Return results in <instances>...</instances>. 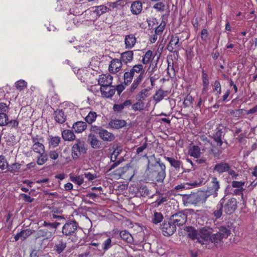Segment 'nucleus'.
Here are the masks:
<instances>
[{
    "mask_svg": "<svg viewBox=\"0 0 257 257\" xmlns=\"http://www.w3.org/2000/svg\"><path fill=\"white\" fill-rule=\"evenodd\" d=\"M165 96V91L162 89L157 90L153 96L154 99L157 102H160Z\"/></svg>",
    "mask_w": 257,
    "mask_h": 257,
    "instance_id": "nucleus-39",
    "label": "nucleus"
},
{
    "mask_svg": "<svg viewBox=\"0 0 257 257\" xmlns=\"http://www.w3.org/2000/svg\"><path fill=\"white\" fill-rule=\"evenodd\" d=\"M66 240L61 237L57 238L54 243L53 250L58 254L63 253L67 247Z\"/></svg>",
    "mask_w": 257,
    "mask_h": 257,
    "instance_id": "nucleus-10",
    "label": "nucleus"
},
{
    "mask_svg": "<svg viewBox=\"0 0 257 257\" xmlns=\"http://www.w3.org/2000/svg\"><path fill=\"white\" fill-rule=\"evenodd\" d=\"M20 165L17 163H14L12 164H9V171H14L16 169L20 168Z\"/></svg>",
    "mask_w": 257,
    "mask_h": 257,
    "instance_id": "nucleus-60",
    "label": "nucleus"
},
{
    "mask_svg": "<svg viewBox=\"0 0 257 257\" xmlns=\"http://www.w3.org/2000/svg\"><path fill=\"white\" fill-rule=\"evenodd\" d=\"M134 57L133 51H127L121 54L120 60L122 63L127 64L132 61Z\"/></svg>",
    "mask_w": 257,
    "mask_h": 257,
    "instance_id": "nucleus-18",
    "label": "nucleus"
},
{
    "mask_svg": "<svg viewBox=\"0 0 257 257\" xmlns=\"http://www.w3.org/2000/svg\"><path fill=\"white\" fill-rule=\"evenodd\" d=\"M145 107V103L141 100L138 101L136 103L132 105V109L134 111L142 110Z\"/></svg>",
    "mask_w": 257,
    "mask_h": 257,
    "instance_id": "nucleus-43",
    "label": "nucleus"
},
{
    "mask_svg": "<svg viewBox=\"0 0 257 257\" xmlns=\"http://www.w3.org/2000/svg\"><path fill=\"white\" fill-rule=\"evenodd\" d=\"M134 77V74L130 70L129 71L125 72L123 74L124 83L126 85H129L132 81Z\"/></svg>",
    "mask_w": 257,
    "mask_h": 257,
    "instance_id": "nucleus-37",
    "label": "nucleus"
},
{
    "mask_svg": "<svg viewBox=\"0 0 257 257\" xmlns=\"http://www.w3.org/2000/svg\"><path fill=\"white\" fill-rule=\"evenodd\" d=\"M136 43V38L133 34L126 35L124 39L125 48L127 49L132 48Z\"/></svg>",
    "mask_w": 257,
    "mask_h": 257,
    "instance_id": "nucleus-24",
    "label": "nucleus"
},
{
    "mask_svg": "<svg viewBox=\"0 0 257 257\" xmlns=\"http://www.w3.org/2000/svg\"><path fill=\"white\" fill-rule=\"evenodd\" d=\"M152 55V51L151 50H148L144 57H143L142 62L144 64H148L149 61H150V59L151 58Z\"/></svg>",
    "mask_w": 257,
    "mask_h": 257,
    "instance_id": "nucleus-47",
    "label": "nucleus"
},
{
    "mask_svg": "<svg viewBox=\"0 0 257 257\" xmlns=\"http://www.w3.org/2000/svg\"><path fill=\"white\" fill-rule=\"evenodd\" d=\"M62 137L65 141H72L75 139V135L69 130H65L62 132Z\"/></svg>",
    "mask_w": 257,
    "mask_h": 257,
    "instance_id": "nucleus-29",
    "label": "nucleus"
},
{
    "mask_svg": "<svg viewBox=\"0 0 257 257\" xmlns=\"http://www.w3.org/2000/svg\"><path fill=\"white\" fill-rule=\"evenodd\" d=\"M165 4L163 2H159L154 5L153 8L158 11L163 12L165 10Z\"/></svg>",
    "mask_w": 257,
    "mask_h": 257,
    "instance_id": "nucleus-49",
    "label": "nucleus"
},
{
    "mask_svg": "<svg viewBox=\"0 0 257 257\" xmlns=\"http://www.w3.org/2000/svg\"><path fill=\"white\" fill-rule=\"evenodd\" d=\"M84 175L89 181H92L96 178V174H92L90 173H84Z\"/></svg>",
    "mask_w": 257,
    "mask_h": 257,
    "instance_id": "nucleus-63",
    "label": "nucleus"
},
{
    "mask_svg": "<svg viewBox=\"0 0 257 257\" xmlns=\"http://www.w3.org/2000/svg\"><path fill=\"white\" fill-rule=\"evenodd\" d=\"M34 232V230H33L30 229H27L22 230L20 232V235L21 236V239L23 240L26 239L28 236L31 235L32 234H33Z\"/></svg>",
    "mask_w": 257,
    "mask_h": 257,
    "instance_id": "nucleus-40",
    "label": "nucleus"
},
{
    "mask_svg": "<svg viewBox=\"0 0 257 257\" xmlns=\"http://www.w3.org/2000/svg\"><path fill=\"white\" fill-rule=\"evenodd\" d=\"M165 25L166 23L165 22H162L160 25L156 28L155 33L157 35L161 34L165 28Z\"/></svg>",
    "mask_w": 257,
    "mask_h": 257,
    "instance_id": "nucleus-50",
    "label": "nucleus"
},
{
    "mask_svg": "<svg viewBox=\"0 0 257 257\" xmlns=\"http://www.w3.org/2000/svg\"><path fill=\"white\" fill-rule=\"evenodd\" d=\"M244 182L239 181H233L232 182V186L234 188L243 189L242 186L244 185Z\"/></svg>",
    "mask_w": 257,
    "mask_h": 257,
    "instance_id": "nucleus-57",
    "label": "nucleus"
},
{
    "mask_svg": "<svg viewBox=\"0 0 257 257\" xmlns=\"http://www.w3.org/2000/svg\"><path fill=\"white\" fill-rule=\"evenodd\" d=\"M54 118L56 121L59 123L62 124L66 120V115L62 109H57L54 111Z\"/></svg>",
    "mask_w": 257,
    "mask_h": 257,
    "instance_id": "nucleus-21",
    "label": "nucleus"
},
{
    "mask_svg": "<svg viewBox=\"0 0 257 257\" xmlns=\"http://www.w3.org/2000/svg\"><path fill=\"white\" fill-rule=\"evenodd\" d=\"M210 232L204 227L201 228L198 232L196 239L201 244H206L209 242Z\"/></svg>",
    "mask_w": 257,
    "mask_h": 257,
    "instance_id": "nucleus-9",
    "label": "nucleus"
},
{
    "mask_svg": "<svg viewBox=\"0 0 257 257\" xmlns=\"http://www.w3.org/2000/svg\"><path fill=\"white\" fill-rule=\"evenodd\" d=\"M201 39L202 41L205 42L206 41L208 36V33L206 29H203L201 32Z\"/></svg>",
    "mask_w": 257,
    "mask_h": 257,
    "instance_id": "nucleus-55",
    "label": "nucleus"
},
{
    "mask_svg": "<svg viewBox=\"0 0 257 257\" xmlns=\"http://www.w3.org/2000/svg\"><path fill=\"white\" fill-rule=\"evenodd\" d=\"M119 235L123 240L128 243H132L133 241V238L132 235L126 230H122L120 231Z\"/></svg>",
    "mask_w": 257,
    "mask_h": 257,
    "instance_id": "nucleus-36",
    "label": "nucleus"
},
{
    "mask_svg": "<svg viewBox=\"0 0 257 257\" xmlns=\"http://www.w3.org/2000/svg\"><path fill=\"white\" fill-rule=\"evenodd\" d=\"M229 165L225 163L221 162L217 163L214 168V171L217 172L219 174L227 172L229 170Z\"/></svg>",
    "mask_w": 257,
    "mask_h": 257,
    "instance_id": "nucleus-23",
    "label": "nucleus"
},
{
    "mask_svg": "<svg viewBox=\"0 0 257 257\" xmlns=\"http://www.w3.org/2000/svg\"><path fill=\"white\" fill-rule=\"evenodd\" d=\"M15 85L16 89L21 91L27 88V83L25 80L21 79L17 81Z\"/></svg>",
    "mask_w": 257,
    "mask_h": 257,
    "instance_id": "nucleus-41",
    "label": "nucleus"
},
{
    "mask_svg": "<svg viewBox=\"0 0 257 257\" xmlns=\"http://www.w3.org/2000/svg\"><path fill=\"white\" fill-rule=\"evenodd\" d=\"M225 199H226L225 197L222 198L219 201V204L217 205L216 210H215L213 212V214L216 218H219L222 215V208L223 207V204L224 203Z\"/></svg>",
    "mask_w": 257,
    "mask_h": 257,
    "instance_id": "nucleus-31",
    "label": "nucleus"
},
{
    "mask_svg": "<svg viewBox=\"0 0 257 257\" xmlns=\"http://www.w3.org/2000/svg\"><path fill=\"white\" fill-rule=\"evenodd\" d=\"M230 234V230L225 226H221L219 231L210 235L209 242L216 246H220L223 243V239L226 238Z\"/></svg>",
    "mask_w": 257,
    "mask_h": 257,
    "instance_id": "nucleus-4",
    "label": "nucleus"
},
{
    "mask_svg": "<svg viewBox=\"0 0 257 257\" xmlns=\"http://www.w3.org/2000/svg\"><path fill=\"white\" fill-rule=\"evenodd\" d=\"M55 233V230H50L48 229H43L38 231V236L39 237L43 236L46 239H49L53 237Z\"/></svg>",
    "mask_w": 257,
    "mask_h": 257,
    "instance_id": "nucleus-22",
    "label": "nucleus"
},
{
    "mask_svg": "<svg viewBox=\"0 0 257 257\" xmlns=\"http://www.w3.org/2000/svg\"><path fill=\"white\" fill-rule=\"evenodd\" d=\"M78 224L75 221H69L66 222L62 227V233L64 235L69 236L73 242H76L78 240L79 237L77 235Z\"/></svg>",
    "mask_w": 257,
    "mask_h": 257,
    "instance_id": "nucleus-3",
    "label": "nucleus"
},
{
    "mask_svg": "<svg viewBox=\"0 0 257 257\" xmlns=\"http://www.w3.org/2000/svg\"><path fill=\"white\" fill-rule=\"evenodd\" d=\"M209 196V194L205 191H200L196 193L184 195V199L186 203L193 205L204 203L206 199Z\"/></svg>",
    "mask_w": 257,
    "mask_h": 257,
    "instance_id": "nucleus-2",
    "label": "nucleus"
},
{
    "mask_svg": "<svg viewBox=\"0 0 257 257\" xmlns=\"http://www.w3.org/2000/svg\"><path fill=\"white\" fill-rule=\"evenodd\" d=\"M119 151H120V150L118 148L113 151L110 156V161H116L117 157L119 154Z\"/></svg>",
    "mask_w": 257,
    "mask_h": 257,
    "instance_id": "nucleus-54",
    "label": "nucleus"
},
{
    "mask_svg": "<svg viewBox=\"0 0 257 257\" xmlns=\"http://www.w3.org/2000/svg\"><path fill=\"white\" fill-rule=\"evenodd\" d=\"M77 143L73 146V151L74 152H78L79 154L85 153L86 150L84 147V142L81 141L79 140L77 141Z\"/></svg>",
    "mask_w": 257,
    "mask_h": 257,
    "instance_id": "nucleus-30",
    "label": "nucleus"
},
{
    "mask_svg": "<svg viewBox=\"0 0 257 257\" xmlns=\"http://www.w3.org/2000/svg\"><path fill=\"white\" fill-rule=\"evenodd\" d=\"M9 107L8 105L4 102L0 103V111L2 112H6L8 111Z\"/></svg>",
    "mask_w": 257,
    "mask_h": 257,
    "instance_id": "nucleus-62",
    "label": "nucleus"
},
{
    "mask_svg": "<svg viewBox=\"0 0 257 257\" xmlns=\"http://www.w3.org/2000/svg\"><path fill=\"white\" fill-rule=\"evenodd\" d=\"M165 166L160 162H149L148 164V174L153 180L162 182L166 176Z\"/></svg>",
    "mask_w": 257,
    "mask_h": 257,
    "instance_id": "nucleus-1",
    "label": "nucleus"
},
{
    "mask_svg": "<svg viewBox=\"0 0 257 257\" xmlns=\"http://www.w3.org/2000/svg\"><path fill=\"white\" fill-rule=\"evenodd\" d=\"M189 154L194 158H198L200 156V149L197 146L194 145L189 150Z\"/></svg>",
    "mask_w": 257,
    "mask_h": 257,
    "instance_id": "nucleus-34",
    "label": "nucleus"
},
{
    "mask_svg": "<svg viewBox=\"0 0 257 257\" xmlns=\"http://www.w3.org/2000/svg\"><path fill=\"white\" fill-rule=\"evenodd\" d=\"M187 215L183 211L175 213L170 216L171 222H173L176 226H182L187 221Z\"/></svg>",
    "mask_w": 257,
    "mask_h": 257,
    "instance_id": "nucleus-7",
    "label": "nucleus"
},
{
    "mask_svg": "<svg viewBox=\"0 0 257 257\" xmlns=\"http://www.w3.org/2000/svg\"><path fill=\"white\" fill-rule=\"evenodd\" d=\"M111 246V240L110 238H107L103 243L102 248L104 250H107Z\"/></svg>",
    "mask_w": 257,
    "mask_h": 257,
    "instance_id": "nucleus-51",
    "label": "nucleus"
},
{
    "mask_svg": "<svg viewBox=\"0 0 257 257\" xmlns=\"http://www.w3.org/2000/svg\"><path fill=\"white\" fill-rule=\"evenodd\" d=\"M185 231L187 232L188 236L192 239L194 240L196 239L198 231L193 227L188 226L186 227Z\"/></svg>",
    "mask_w": 257,
    "mask_h": 257,
    "instance_id": "nucleus-35",
    "label": "nucleus"
},
{
    "mask_svg": "<svg viewBox=\"0 0 257 257\" xmlns=\"http://www.w3.org/2000/svg\"><path fill=\"white\" fill-rule=\"evenodd\" d=\"M126 124L125 120L115 119L111 120L109 122L110 126L115 129H119L124 126Z\"/></svg>",
    "mask_w": 257,
    "mask_h": 257,
    "instance_id": "nucleus-27",
    "label": "nucleus"
},
{
    "mask_svg": "<svg viewBox=\"0 0 257 257\" xmlns=\"http://www.w3.org/2000/svg\"><path fill=\"white\" fill-rule=\"evenodd\" d=\"M214 90L216 91L218 94H220L221 93V85L219 81L216 80L214 82Z\"/></svg>",
    "mask_w": 257,
    "mask_h": 257,
    "instance_id": "nucleus-56",
    "label": "nucleus"
},
{
    "mask_svg": "<svg viewBox=\"0 0 257 257\" xmlns=\"http://www.w3.org/2000/svg\"><path fill=\"white\" fill-rule=\"evenodd\" d=\"M107 8L104 6L101 5L98 7H96L95 8V10L94 12L98 16H100L103 14L106 13L107 12Z\"/></svg>",
    "mask_w": 257,
    "mask_h": 257,
    "instance_id": "nucleus-42",
    "label": "nucleus"
},
{
    "mask_svg": "<svg viewBox=\"0 0 257 257\" xmlns=\"http://www.w3.org/2000/svg\"><path fill=\"white\" fill-rule=\"evenodd\" d=\"M224 132H222L221 129L217 128L216 132L213 136V139L217 146H221L222 145L223 143L222 139L224 137Z\"/></svg>",
    "mask_w": 257,
    "mask_h": 257,
    "instance_id": "nucleus-25",
    "label": "nucleus"
},
{
    "mask_svg": "<svg viewBox=\"0 0 257 257\" xmlns=\"http://www.w3.org/2000/svg\"><path fill=\"white\" fill-rule=\"evenodd\" d=\"M7 125L11 128H17L19 125V122L16 119L8 120Z\"/></svg>",
    "mask_w": 257,
    "mask_h": 257,
    "instance_id": "nucleus-52",
    "label": "nucleus"
},
{
    "mask_svg": "<svg viewBox=\"0 0 257 257\" xmlns=\"http://www.w3.org/2000/svg\"><path fill=\"white\" fill-rule=\"evenodd\" d=\"M219 187V182L216 177H213L205 192H207L210 195L211 194L215 193L216 191H218Z\"/></svg>",
    "mask_w": 257,
    "mask_h": 257,
    "instance_id": "nucleus-15",
    "label": "nucleus"
},
{
    "mask_svg": "<svg viewBox=\"0 0 257 257\" xmlns=\"http://www.w3.org/2000/svg\"><path fill=\"white\" fill-rule=\"evenodd\" d=\"M122 62L117 59H112L109 65L108 70L111 73H116L121 70Z\"/></svg>",
    "mask_w": 257,
    "mask_h": 257,
    "instance_id": "nucleus-14",
    "label": "nucleus"
},
{
    "mask_svg": "<svg viewBox=\"0 0 257 257\" xmlns=\"http://www.w3.org/2000/svg\"><path fill=\"white\" fill-rule=\"evenodd\" d=\"M88 142L90 143L91 147L94 149H99L100 147L101 143L100 141L93 134L88 135Z\"/></svg>",
    "mask_w": 257,
    "mask_h": 257,
    "instance_id": "nucleus-19",
    "label": "nucleus"
},
{
    "mask_svg": "<svg viewBox=\"0 0 257 257\" xmlns=\"http://www.w3.org/2000/svg\"><path fill=\"white\" fill-rule=\"evenodd\" d=\"M237 201L234 198L228 199L224 204V211L226 213L230 214L236 209Z\"/></svg>",
    "mask_w": 257,
    "mask_h": 257,
    "instance_id": "nucleus-13",
    "label": "nucleus"
},
{
    "mask_svg": "<svg viewBox=\"0 0 257 257\" xmlns=\"http://www.w3.org/2000/svg\"><path fill=\"white\" fill-rule=\"evenodd\" d=\"M49 147L55 148L57 147L61 142V138L58 136H49L48 138Z\"/></svg>",
    "mask_w": 257,
    "mask_h": 257,
    "instance_id": "nucleus-28",
    "label": "nucleus"
},
{
    "mask_svg": "<svg viewBox=\"0 0 257 257\" xmlns=\"http://www.w3.org/2000/svg\"><path fill=\"white\" fill-rule=\"evenodd\" d=\"M32 141L33 146L32 149L34 152L39 154L42 157L41 161H47V154L45 153V147L41 141H43L42 138H38V137H32Z\"/></svg>",
    "mask_w": 257,
    "mask_h": 257,
    "instance_id": "nucleus-5",
    "label": "nucleus"
},
{
    "mask_svg": "<svg viewBox=\"0 0 257 257\" xmlns=\"http://www.w3.org/2000/svg\"><path fill=\"white\" fill-rule=\"evenodd\" d=\"M133 171V168L131 165V163L127 164L125 166L120 168L119 169V171H120L119 173L121 174H123L126 173L128 171Z\"/></svg>",
    "mask_w": 257,
    "mask_h": 257,
    "instance_id": "nucleus-48",
    "label": "nucleus"
},
{
    "mask_svg": "<svg viewBox=\"0 0 257 257\" xmlns=\"http://www.w3.org/2000/svg\"><path fill=\"white\" fill-rule=\"evenodd\" d=\"M133 74L135 76V73H138L139 74L145 75V70L144 67L143 65L141 64H137L134 65L132 68L131 69Z\"/></svg>",
    "mask_w": 257,
    "mask_h": 257,
    "instance_id": "nucleus-33",
    "label": "nucleus"
},
{
    "mask_svg": "<svg viewBox=\"0 0 257 257\" xmlns=\"http://www.w3.org/2000/svg\"><path fill=\"white\" fill-rule=\"evenodd\" d=\"M9 120L8 116L6 113H0V126L7 125Z\"/></svg>",
    "mask_w": 257,
    "mask_h": 257,
    "instance_id": "nucleus-46",
    "label": "nucleus"
},
{
    "mask_svg": "<svg viewBox=\"0 0 257 257\" xmlns=\"http://www.w3.org/2000/svg\"><path fill=\"white\" fill-rule=\"evenodd\" d=\"M100 91L103 97L111 98L114 94L115 89L114 86L110 85L109 86L100 87Z\"/></svg>",
    "mask_w": 257,
    "mask_h": 257,
    "instance_id": "nucleus-16",
    "label": "nucleus"
},
{
    "mask_svg": "<svg viewBox=\"0 0 257 257\" xmlns=\"http://www.w3.org/2000/svg\"><path fill=\"white\" fill-rule=\"evenodd\" d=\"M161 229L165 236L172 235L176 230V226L173 222H171V219L165 220L161 225Z\"/></svg>",
    "mask_w": 257,
    "mask_h": 257,
    "instance_id": "nucleus-8",
    "label": "nucleus"
},
{
    "mask_svg": "<svg viewBox=\"0 0 257 257\" xmlns=\"http://www.w3.org/2000/svg\"><path fill=\"white\" fill-rule=\"evenodd\" d=\"M244 110L243 109H236L235 110H232L230 112V113L233 115L234 117H239Z\"/></svg>",
    "mask_w": 257,
    "mask_h": 257,
    "instance_id": "nucleus-59",
    "label": "nucleus"
},
{
    "mask_svg": "<svg viewBox=\"0 0 257 257\" xmlns=\"http://www.w3.org/2000/svg\"><path fill=\"white\" fill-rule=\"evenodd\" d=\"M99 137L104 141L111 142L114 140V136L107 130L102 128L100 132H99Z\"/></svg>",
    "mask_w": 257,
    "mask_h": 257,
    "instance_id": "nucleus-17",
    "label": "nucleus"
},
{
    "mask_svg": "<svg viewBox=\"0 0 257 257\" xmlns=\"http://www.w3.org/2000/svg\"><path fill=\"white\" fill-rule=\"evenodd\" d=\"M49 156L51 159L56 160L58 158L59 154L56 151H51L49 153Z\"/></svg>",
    "mask_w": 257,
    "mask_h": 257,
    "instance_id": "nucleus-61",
    "label": "nucleus"
},
{
    "mask_svg": "<svg viewBox=\"0 0 257 257\" xmlns=\"http://www.w3.org/2000/svg\"><path fill=\"white\" fill-rule=\"evenodd\" d=\"M140 84V83L139 82H137L135 80H134L133 83L132 84L130 88V91L131 92H134V91L138 88L139 85Z\"/></svg>",
    "mask_w": 257,
    "mask_h": 257,
    "instance_id": "nucleus-58",
    "label": "nucleus"
},
{
    "mask_svg": "<svg viewBox=\"0 0 257 257\" xmlns=\"http://www.w3.org/2000/svg\"><path fill=\"white\" fill-rule=\"evenodd\" d=\"M9 164L8 162H0V168L2 170L9 171Z\"/></svg>",
    "mask_w": 257,
    "mask_h": 257,
    "instance_id": "nucleus-64",
    "label": "nucleus"
},
{
    "mask_svg": "<svg viewBox=\"0 0 257 257\" xmlns=\"http://www.w3.org/2000/svg\"><path fill=\"white\" fill-rule=\"evenodd\" d=\"M70 180L74 183L80 186L83 183V178L82 176H70Z\"/></svg>",
    "mask_w": 257,
    "mask_h": 257,
    "instance_id": "nucleus-44",
    "label": "nucleus"
},
{
    "mask_svg": "<svg viewBox=\"0 0 257 257\" xmlns=\"http://www.w3.org/2000/svg\"><path fill=\"white\" fill-rule=\"evenodd\" d=\"M87 124L86 122L81 121H78L75 122L72 126L75 132L77 133H80L86 130Z\"/></svg>",
    "mask_w": 257,
    "mask_h": 257,
    "instance_id": "nucleus-26",
    "label": "nucleus"
},
{
    "mask_svg": "<svg viewBox=\"0 0 257 257\" xmlns=\"http://www.w3.org/2000/svg\"><path fill=\"white\" fill-rule=\"evenodd\" d=\"M143 10L142 3L139 1L134 2L131 6V11L134 15L140 14Z\"/></svg>",
    "mask_w": 257,
    "mask_h": 257,
    "instance_id": "nucleus-20",
    "label": "nucleus"
},
{
    "mask_svg": "<svg viewBox=\"0 0 257 257\" xmlns=\"http://www.w3.org/2000/svg\"><path fill=\"white\" fill-rule=\"evenodd\" d=\"M140 192L143 196L146 197L151 195L149 189L146 187L143 186L141 188Z\"/></svg>",
    "mask_w": 257,
    "mask_h": 257,
    "instance_id": "nucleus-53",
    "label": "nucleus"
},
{
    "mask_svg": "<svg viewBox=\"0 0 257 257\" xmlns=\"http://www.w3.org/2000/svg\"><path fill=\"white\" fill-rule=\"evenodd\" d=\"M113 77L109 74H102L99 76L98 83L100 87L109 86L112 84Z\"/></svg>",
    "mask_w": 257,
    "mask_h": 257,
    "instance_id": "nucleus-12",
    "label": "nucleus"
},
{
    "mask_svg": "<svg viewBox=\"0 0 257 257\" xmlns=\"http://www.w3.org/2000/svg\"><path fill=\"white\" fill-rule=\"evenodd\" d=\"M195 176L192 179H188L186 182H184L175 187V189L180 190L182 189H189L193 187H197L204 183V180L203 178L196 179Z\"/></svg>",
    "mask_w": 257,
    "mask_h": 257,
    "instance_id": "nucleus-6",
    "label": "nucleus"
},
{
    "mask_svg": "<svg viewBox=\"0 0 257 257\" xmlns=\"http://www.w3.org/2000/svg\"><path fill=\"white\" fill-rule=\"evenodd\" d=\"M149 88H144L142 89L138 94L136 95V99L137 101H143L145 100L146 98L150 95Z\"/></svg>",
    "mask_w": 257,
    "mask_h": 257,
    "instance_id": "nucleus-32",
    "label": "nucleus"
},
{
    "mask_svg": "<svg viewBox=\"0 0 257 257\" xmlns=\"http://www.w3.org/2000/svg\"><path fill=\"white\" fill-rule=\"evenodd\" d=\"M97 116V115L95 112L90 111L85 117V120L88 123L91 124L95 121Z\"/></svg>",
    "mask_w": 257,
    "mask_h": 257,
    "instance_id": "nucleus-38",
    "label": "nucleus"
},
{
    "mask_svg": "<svg viewBox=\"0 0 257 257\" xmlns=\"http://www.w3.org/2000/svg\"><path fill=\"white\" fill-rule=\"evenodd\" d=\"M163 219V216L160 212H155L154 217L152 219V221L155 224H157L162 221Z\"/></svg>",
    "mask_w": 257,
    "mask_h": 257,
    "instance_id": "nucleus-45",
    "label": "nucleus"
},
{
    "mask_svg": "<svg viewBox=\"0 0 257 257\" xmlns=\"http://www.w3.org/2000/svg\"><path fill=\"white\" fill-rule=\"evenodd\" d=\"M179 37L175 34L172 35L171 39L167 46V49L170 52H173L179 49L182 43L180 42Z\"/></svg>",
    "mask_w": 257,
    "mask_h": 257,
    "instance_id": "nucleus-11",
    "label": "nucleus"
}]
</instances>
